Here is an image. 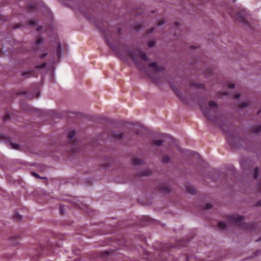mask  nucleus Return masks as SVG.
<instances>
[{
	"mask_svg": "<svg viewBox=\"0 0 261 261\" xmlns=\"http://www.w3.org/2000/svg\"><path fill=\"white\" fill-rule=\"evenodd\" d=\"M129 56L132 59V60L134 62V63L137 64L136 58L138 57H139L144 61H147V58L145 53H142L139 50H136L135 51H131L129 52Z\"/></svg>",
	"mask_w": 261,
	"mask_h": 261,
	"instance_id": "nucleus-1",
	"label": "nucleus"
},
{
	"mask_svg": "<svg viewBox=\"0 0 261 261\" xmlns=\"http://www.w3.org/2000/svg\"><path fill=\"white\" fill-rule=\"evenodd\" d=\"M248 13L245 10H242L236 14L235 18L243 23H246Z\"/></svg>",
	"mask_w": 261,
	"mask_h": 261,
	"instance_id": "nucleus-2",
	"label": "nucleus"
},
{
	"mask_svg": "<svg viewBox=\"0 0 261 261\" xmlns=\"http://www.w3.org/2000/svg\"><path fill=\"white\" fill-rule=\"evenodd\" d=\"M229 219L232 223L239 225L243 220V217L238 215H233L229 217Z\"/></svg>",
	"mask_w": 261,
	"mask_h": 261,
	"instance_id": "nucleus-3",
	"label": "nucleus"
},
{
	"mask_svg": "<svg viewBox=\"0 0 261 261\" xmlns=\"http://www.w3.org/2000/svg\"><path fill=\"white\" fill-rule=\"evenodd\" d=\"M150 66L154 68L156 71H161L164 69V67L162 66H158L156 62H152L150 64Z\"/></svg>",
	"mask_w": 261,
	"mask_h": 261,
	"instance_id": "nucleus-4",
	"label": "nucleus"
},
{
	"mask_svg": "<svg viewBox=\"0 0 261 261\" xmlns=\"http://www.w3.org/2000/svg\"><path fill=\"white\" fill-rule=\"evenodd\" d=\"M57 52V56H58V58H60L63 55V51H62V49L61 48V45L60 43H59L58 44Z\"/></svg>",
	"mask_w": 261,
	"mask_h": 261,
	"instance_id": "nucleus-5",
	"label": "nucleus"
},
{
	"mask_svg": "<svg viewBox=\"0 0 261 261\" xmlns=\"http://www.w3.org/2000/svg\"><path fill=\"white\" fill-rule=\"evenodd\" d=\"M200 107L203 114L207 118H208L209 119H210L209 113L208 112V111H209L210 110H208L207 109H203L202 106L201 105L200 106Z\"/></svg>",
	"mask_w": 261,
	"mask_h": 261,
	"instance_id": "nucleus-6",
	"label": "nucleus"
},
{
	"mask_svg": "<svg viewBox=\"0 0 261 261\" xmlns=\"http://www.w3.org/2000/svg\"><path fill=\"white\" fill-rule=\"evenodd\" d=\"M113 139H120L123 137V134L122 133L118 134L116 132H113V134L111 135Z\"/></svg>",
	"mask_w": 261,
	"mask_h": 261,
	"instance_id": "nucleus-7",
	"label": "nucleus"
},
{
	"mask_svg": "<svg viewBox=\"0 0 261 261\" xmlns=\"http://www.w3.org/2000/svg\"><path fill=\"white\" fill-rule=\"evenodd\" d=\"M171 88L173 89V91L179 98H182V94L179 90H178L175 87L171 86Z\"/></svg>",
	"mask_w": 261,
	"mask_h": 261,
	"instance_id": "nucleus-8",
	"label": "nucleus"
},
{
	"mask_svg": "<svg viewBox=\"0 0 261 261\" xmlns=\"http://www.w3.org/2000/svg\"><path fill=\"white\" fill-rule=\"evenodd\" d=\"M209 107H210L211 109H214L215 108H217V105L216 103L214 101H211L208 103Z\"/></svg>",
	"mask_w": 261,
	"mask_h": 261,
	"instance_id": "nucleus-9",
	"label": "nucleus"
},
{
	"mask_svg": "<svg viewBox=\"0 0 261 261\" xmlns=\"http://www.w3.org/2000/svg\"><path fill=\"white\" fill-rule=\"evenodd\" d=\"M75 132L74 130H72L69 133L68 138L70 139H72L75 137Z\"/></svg>",
	"mask_w": 261,
	"mask_h": 261,
	"instance_id": "nucleus-10",
	"label": "nucleus"
},
{
	"mask_svg": "<svg viewBox=\"0 0 261 261\" xmlns=\"http://www.w3.org/2000/svg\"><path fill=\"white\" fill-rule=\"evenodd\" d=\"M9 145H10V147L12 149H19V145L17 144L9 143Z\"/></svg>",
	"mask_w": 261,
	"mask_h": 261,
	"instance_id": "nucleus-11",
	"label": "nucleus"
},
{
	"mask_svg": "<svg viewBox=\"0 0 261 261\" xmlns=\"http://www.w3.org/2000/svg\"><path fill=\"white\" fill-rule=\"evenodd\" d=\"M226 224L223 222H220L218 223V226L222 229H223L226 227Z\"/></svg>",
	"mask_w": 261,
	"mask_h": 261,
	"instance_id": "nucleus-12",
	"label": "nucleus"
},
{
	"mask_svg": "<svg viewBox=\"0 0 261 261\" xmlns=\"http://www.w3.org/2000/svg\"><path fill=\"white\" fill-rule=\"evenodd\" d=\"M162 143L163 141L161 140H155L153 142V144L158 146H161Z\"/></svg>",
	"mask_w": 261,
	"mask_h": 261,
	"instance_id": "nucleus-13",
	"label": "nucleus"
},
{
	"mask_svg": "<svg viewBox=\"0 0 261 261\" xmlns=\"http://www.w3.org/2000/svg\"><path fill=\"white\" fill-rule=\"evenodd\" d=\"M15 218L17 221H19L21 219L22 216L18 213H15Z\"/></svg>",
	"mask_w": 261,
	"mask_h": 261,
	"instance_id": "nucleus-14",
	"label": "nucleus"
},
{
	"mask_svg": "<svg viewBox=\"0 0 261 261\" xmlns=\"http://www.w3.org/2000/svg\"><path fill=\"white\" fill-rule=\"evenodd\" d=\"M169 160H170V158L168 156H166L163 158L162 161L163 163H167L169 161Z\"/></svg>",
	"mask_w": 261,
	"mask_h": 261,
	"instance_id": "nucleus-15",
	"label": "nucleus"
},
{
	"mask_svg": "<svg viewBox=\"0 0 261 261\" xmlns=\"http://www.w3.org/2000/svg\"><path fill=\"white\" fill-rule=\"evenodd\" d=\"M258 172V169L257 168H255L254 170V176L255 179H256L257 177Z\"/></svg>",
	"mask_w": 261,
	"mask_h": 261,
	"instance_id": "nucleus-16",
	"label": "nucleus"
},
{
	"mask_svg": "<svg viewBox=\"0 0 261 261\" xmlns=\"http://www.w3.org/2000/svg\"><path fill=\"white\" fill-rule=\"evenodd\" d=\"M43 39L42 38L39 37L36 41V44H39L43 42Z\"/></svg>",
	"mask_w": 261,
	"mask_h": 261,
	"instance_id": "nucleus-17",
	"label": "nucleus"
},
{
	"mask_svg": "<svg viewBox=\"0 0 261 261\" xmlns=\"http://www.w3.org/2000/svg\"><path fill=\"white\" fill-rule=\"evenodd\" d=\"M251 224H247L246 226V229L248 231H251L252 230V228H251Z\"/></svg>",
	"mask_w": 261,
	"mask_h": 261,
	"instance_id": "nucleus-18",
	"label": "nucleus"
},
{
	"mask_svg": "<svg viewBox=\"0 0 261 261\" xmlns=\"http://www.w3.org/2000/svg\"><path fill=\"white\" fill-rule=\"evenodd\" d=\"M106 42L107 43L109 44V45L111 47V48L114 50V47H113V46L108 41V40H106Z\"/></svg>",
	"mask_w": 261,
	"mask_h": 261,
	"instance_id": "nucleus-19",
	"label": "nucleus"
},
{
	"mask_svg": "<svg viewBox=\"0 0 261 261\" xmlns=\"http://www.w3.org/2000/svg\"><path fill=\"white\" fill-rule=\"evenodd\" d=\"M32 174L33 175H34V176H35V177H37V178H39V175H38V174H37V173H35V172H32Z\"/></svg>",
	"mask_w": 261,
	"mask_h": 261,
	"instance_id": "nucleus-20",
	"label": "nucleus"
},
{
	"mask_svg": "<svg viewBox=\"0 0 261 261\" xmlns=\"http://www.w3.org/2000/svg\"><path fill=\"white\" fill-rule=\"evenodd\" d=\"M229 88H230V89H233L234 88V85L233 84H230L229 86Z\"/></svg>",
	"mask_w": 261,
	"mask_h": 261,
	"instance_id": "nucleus-21",
	"label": "nucleus"
},
{
	"mask_svg": "<svg viewBox=\"0 0 261 261\" xmlns=\"http://www.w3.org/2000/svg\"><path fill=\"white\" fill-rule=\"evenodd\" d=\"M239 97H240V94L239 93L236 94L235 98L238 99V98H239Z\"/></svg>",
	"mask_w": 261,
	"mask_h": 261,
	"instance_id": "nucleus-22",
	"label": "nucleus"
},
{
	"mask_svg": "<svg viewBox=\"0 0 261 261\" xmlns=\"http://www.w3.org/2000/svg\"><path fill=\"white\" fill-rule=\"evenodd\" d=\"M134 163L135 164H138L139 163V162H138V161L137 160L135 159V160H134Z\"/></svg>",
	"mask_w": 261,
	"mask_h": 261,
	"instance_id": "nucleus-23",
	"label": "nucleus"
},
{
	"mask_svg": "<svg viewBox=\"0 0 261 261\" xmlns=\"http://www.w3.org/2000/svg\"><path fill=\"white\" fill-rule=\"evenodd\" d=\"M45 64H42L39 67V68H43V67H45Z\"/></svg>",
	"mask_w": 261,
	"mask_h": 261,
	"instance_id": "nucleus-24",
	"label": "nucleus"
},
{
	"mask_svg": "<svg viewBox=\"0 0 261 261\" xmlns=\"http://www.w3.org/2000/svg\"><path fill=\"white\" fill-rule=\"evenodd\" d=\"M256 205H257V206L261 205V200H260V201H259L257 203Z\"/></svg>",
	"mask_w": 261,
	"mask_h": 261,
	"instance_id": "nucleus-25",
	"label": "nucleus"
},
{
	"mask_svg": "<svg viewBox=\"0 0 261 261\" xmlns=\"http://www.w3.org/2000/svg\"><path fill=\"white\" fill-rule=\"evenodd\" d=\"M241 106L242 107H246L247 106V105L245 103H244L242 104Z\"/></svg>",
	"mask_w": 261,
	"mask_h": 261,
	"instance_id": "nucleus-26",
	"label": "nucleus"
},
{
	"mask_svg": "<svg viewBox=\"0 0 261 261\" xmlns=\"http://www.w3.org/2000/svg\"><path fill=\"white\" fill-rule=\"evenodd\" d=\"M46 55H47L46 54H43V55H41V56H40V58H43L44 57H45L46 56Z\"/></svg>",
	"mask_w": 261,
	"mask_h": 261,
	"instance_id": "nucleus-27",
	"label": "nucleus"
},
{
	"mask_svg": "<svg viewBox=\"0 0 261 261\" xmlns=\"http://www.w3.org/2000/svg\"><path fill=\"white\" fill-rule=\"evenodd\" d=\"M149 46L152 47L153 46V44L151 42L149 43Z\"/></svg>",
	"mask_w": 261,
	"mask_h": 261,
	"instance_id": "nucleus-28",
	"label": "nucleus"
},
{
	"mask_svg": "<svg viewBox=\"0 0 261 261\" xmlns=\"http://www.w3.org/2000/svg\"><path fill=\"white\" fill-rule=\"evenodd\" d=\"M189 191L191 193H193L194 192V190H192L191 188L189 189Z\"/></svg>",
	"mask_w": 261,
	"mask_h": 261,
	"instance_id": "nucleus-29",
	"label": "nucleus"
},
{
	"mask_svg": "<svg viewBox=\"0 0 261 261\" xmlns=\"http://www.w3.org/2000/svg\"><path fill=\"white\" fill-rule=\"evenodd\" d=\"M41 29V28L40 27H38L37 29V30L39 31Z\"/></svg>",
	"mask_w": 261,
	"mask_h": 261,
	"instance_id": "nucleus-30",
	"label": "nucleus"
},
{
	"mask_svg": "<svg viewBox=\"0 0 261 261\" xmlns=\"http://www.w3.org/2000/svg\"><path fill=\"white\" fill-rule=\"evenodd\" d=\"M261 130V127H259V129L258 130H257L256 132H259Z\"/></svg>",
	"mask_w": 261,
	"mask_h": 261,
	"instance_id": "nucleus-31",
	"label": "nucleus"
},
{
	"mask_svg": "<svg viewBox=\"0 0 261 261\" xmlns=\"http://www.w3.org/2000/svg\"><path fill=\"white\" fill-rule=\"evenodd\" d=\"M187 261H190V258H189V257H188V258H187Z\"/></svg>",
	"mask_w": 261,
	"mask_h": 261,
	"instance_id": "nucleus-32",
	"label": "nucleus"
},
{
	"mask_svg": "<svg viewBox=\"0 0 261 261\" xmlns=\"http://www.w3.org/2000/svg\"><path fill=\"white\" fill-rule=\"evenodd\" d=\"M35 21H34V23L31 22V24H32V25H33V24H35Z\"/></svg>",
	"mask_w": 261,
	"mask_h": 261,
	"instance_id": "nucleus-33",
	"label": "nucleus"
},
{
	"mask_svg": "<svg viewBox=\"0 0 261 261\" xmlns=\"http://www.w3.org/2000/svg\"><path fill=\"white\" fill-rule=\"evenodd\" d=\"M22 75H27L26 73L25 72H23Z\"/></svg>",
	"mask_w": 261,
	"mask_h": 261,
	"instance_id": "nucleus-34",
	"label": "nucleus"
},
{
	"mask_svg": "<svg viewBox=\"0 0 261 261\" xmlns=\"http://www.w3.org/2000/svg\"><path fill=\"white\" fill-rule=\"evenodd\" d=\"M211 205H209L208 206H207L206 208H211Z\"/></svg>",
	"mask_w": 261,
	"mask_h": 261,
	"instance_id": "nucleus-35",
	"label": "nucleus"
},
{
	"mask_svg": "<svg viewBox=\"0 0 261 261\" xmlns=\"http://www.w3.org/2000/svg\"><path fill=\"white\" fill-rule=\"evenodd\" d=\"M162 23H160L159 24V25H161Z\"/></svg>",
	"mask_w": 261,
	"mask_h": 261,
	"instance_id": "nucleus-36",
	"label": "nucleus"
}]
</instances>
